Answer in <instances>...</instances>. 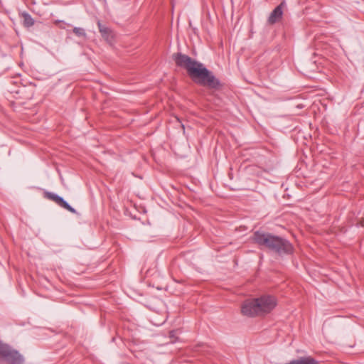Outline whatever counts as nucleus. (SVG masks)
Instances as JSON below:
<instances>
[{"mask_svg": "<svg viewBox=\"0 0 364 364\" xmlns=\"http://www.w3.org/2000/svg\"><path fill=\"white\" fill-rule=\"evenodd\" d=\"M173 59L177 66L186 70L189 77L196 84L212 89L220 86L219 80L203 63L181 53L173 54Z\"/></svg>", "mask_w": 364, "mask_h": 364, "instance_id": "1", "label": "nucleus"}, {"mask_svg": "<svg viewBox=\"0 0 364 364\" xmlns=\"http://www.w3.org/2000/svg\"><path fill=\"white\" fill-rule=\"evenodd\" d=\"M253 241L264 247L279 256L291 255L294 252L292 244L287 239L269 232L256 231L252 236Z\"/></svg>", "mask_w": 364, "mask_h": 364, "instance_id": "2", "label": "nucleus"}, {"mask_svg": "<svg viewBox=\"0 0 364 364\" xmlns=\"http://www.w3.org/2000/svg\"><path fill=\"white\" fill-rule=\"evenodd\" d=\"M277 306L274 296L264 294L256 299H247L241 306L242 315L248 317L263 316L271 312Z\"/></svg>", "mask_w": 364, "mask_h": 364, "instance_id": "3", "label": "nucleus"}, {"mask_svg": "<svg viewBox=\"0 0 364 364\" xmlns=\"http://www.w3.org/2000/svg\"><path fill=\"white\" fill-rule=\"evenodd\" d=\"M0 360L9 364H22V355L10 346L0 341Z\"/></svg>", "mask_w": 364, "mask_h": 364, "instance_id": "4", "label": "nucleus"}, {"mask_svg": "<svg viewBox=\"0 0 364 364\" xmlns=\"http://www.w3.org/2000/svg\"><path fill=\"white\" fill-rule=\"evenodd\" d=\"M43 196L45 198L53 201L58 205L70 211V213H77L76 210L71 207L62 197L58 195L45 191L43 192Z\"/></svg>", "mask_w": 364, "mask_h": 364, "instance_id": "5", "label": "nucleus"}, {"mask_svg": "<svg viewBox=\"0 0 364 364\" xmlns=\"http://www.w3.org/2000/svg\"><path fill=\"white\" fill-rule=\"evenodd\" d=\"M284 6L285 2L282 1L271 12L267 20L269 24L273 25L282 19Z\"/></svg>", "mask_w": 364, "mask_h": 364, "instance_id": "6", "label": "nucleus"}, {"mask_svg": "<svg viewBox=\"0 0 364 364\" xmlns=\"http://www.w3.org/2000/svg\"><path fill=\"white\" fill-rule=\"evenodd\" d=\"M97 26H98V28H99V31L102 35V36L106 40V41H109L110 38H112V31L103 26L100 21H98L97 22Z\"/></svg>", "mask_w": 364, "mask_h": 364, "instance_id": "7", "label": "nucleus"}, {"mask_svg": "<svg viewBox=\"0 0 364 364\" xmlns=\"http://www.w3.org/2000/svg\"><path fill=\"white\" fill-rule=\"evenodd\" d=\"M294 360L296 364H318V361L311 356L300 357Z\"/></svg>", "mask_w": 364, "mask_h": 364, "instance_id": "8", "label": "nucleus"}, {"mask_svg": "<svg viewBox=\"0 0 364 364\" xmlns=\"http://www.w3.org/2000/svg\"><path fill=\"white\" fill-rule=\"evenodd\" d=\"M23 25L26 27H31L34 25V20L31 16L27 13L23 14Z\"/></svg>", "mask_w": 364, "mask_h": 364, "instance_id": "9", "label": "nucleus"}, {"mask_svg": "<svg viewBox=\"0 0 364 364\" xmlns=\"http://www.w3.org/2000/svg\"><path fill=\"white\" fill-rule=\"evenodd\" d=\"M73 33L77 36H80V37H85L86 36V33H85V31L83 28H79V27H75L73 28Z\"/></svg>", "mask_w": 364, "mask_h": 364, "instance_id": "10", "label": "nucleus"}, {"mask_svg": "<svg viewBox=\"0 0 364 364\" xmlns=\"http://www.w3.org/2000/svg\"><path fill=\"white\" fill-rule=\"evenodd\" d=\"M176 333H177V331H176V330H173V331H170L169 338H171V343H175L177 341Z\"/></svg>", "mask_w": 364, "mask_h": 364, "instance_id": "11", "label": "nucleus"}, {"mask_svg": "<svg viewBox=\"0 0 364 364\" xmlns=\"http://www.w3.org/2000/svg\"><path fill=\"white\" fill-rule=\"evenodd\" d=\"M286 364H296V363H295V360H291V361H290L289 363H286Z\"/></svg>", "mask_w": 364, "mask_h": 364, "instance_id": "12", "label": "nucleus"}, {"mask_svg": "<svg viewBox=\"0 0 364 364\" xmlns=\"http://www.w3.org/2000/svg\"><path fill=\"white\" fill-rule=\"evenodd\" d=\"M61 22H62L61 21H55V24L58 25Z\"/></svg>", "mask_w": 364, "mask_h": 364, "instance_id": "13", "label": "nucleus"}, {"mask_svg": "<svg viewBox=\"0 0 364 364\" xmlns=\"http://www.w3.org/2000/svg\"><path fill=\"white\" fill-rule=\"evenodd\" d=\"M181 127H182L183 129H184V125L183 124H181Z\"/></svg>", "mask_w": 364, "mask_h": 364, "instance_id": "14", "label": "nucleus"}]
</instances>
